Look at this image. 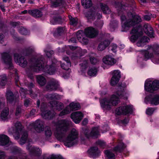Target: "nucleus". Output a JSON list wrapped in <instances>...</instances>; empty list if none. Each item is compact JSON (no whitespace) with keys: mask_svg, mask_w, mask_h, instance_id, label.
Here are the masks:
<instances>
[{"mask_svg":"<svg viewBox=\"0 0 159 159\" xmlns=\"http://www.w3.org/2000/svg\"><path fill=\"white\" fill-rule=\"evenodd\" d=\"M110 43V41L107 40H105L102 42L98 46V50L100 51L104 50L109 45Z\"/></svg>","mask_w":159,"mask_h":159,"instance_id":"nucleus-24","label":"nucleus"},{"mask_svg":"<svg viewBox=\"0 0 159 159\" xmlns=\"http://www.w3.org/2000/svg\"><path fill=\"white\" fill-rule=\"evenodd\" d=\"M45 135L47 137H50L52 135V133L49 127L47 128L45 130Z\"/></svg>","mask_w":159,"mask_h":159,"instance_id":"nucleus-46","label":"nucleus"},{"mask_svg":"<svg viewBox=\"0 0 159 159\" xmlns=\"http://www.w3.org/2000/svg\"><path fill=\"white\" fill-rule=\"evenodd\" d=\"M140 40L145 44V43L149 41V39L146 36H143L140 39Z\"/></svg>","mask_w":159,"mask_h":159,"instance_id":"nucleus-53","label":"nucleus"},{"mask_svg":"<svg viewBox=\"0 0 159 159\" xmlns=\"http://www.w3.org/2000/svg\"><path fill=\"white\" fill-rule=\"evenodd\" d=\"M98 127H94L92 129L91 132L89 134H85V135L88 138L90 137L94 138H97L99 135Z\"/></svg>","mask_w":159,"mask_h":159,"instance_id":"nucleus-22","label":"nucleus"},{"mask_svg":"<svg viewBox=\"0 0 159 159\" xmlns=\"http://www.w3.org/2000/svg\"><path fill=\"white\" fill-rule=\"evenodd\" d=\"M7 82V78L6 75H3L0 76V86L5 85Z\"/></svg>","mask_w":159,"mask_h":159,"instance_id":"nucleus-34","label":"nucleus"},{"mask_svg":"<svg viewBox=\"0 0 159 159\" xmlns=\"http://www.w3.org/2000/svg\"><path fill=\"white\" fill-rule=\"evenodd\" d=\"M2 59L4 63L10 69H12L13 66L11 62V56L8 53L4 52L2 54Z\"/></svg>","mask_w":159,"mask_h":159,"instance_id":"nucleus-9","label":"nucleus"},{"mask_svg":"<svg viewBox=\"0 0 159 159\" xmlns=\"http://www.w3.org/2000/svg\"><path fill=\"white\" fill-rule=\"evenodd\" d=\"M84 32L86 35L90 38H93L98 34L97 30L91 27L85 29Z\"/></svg>","mask_w":159,"mask_h":159,"instance_id":"nucleus-13","label":"nucleus"},{"mask_svg":"<svg viewBox=\"0 0 159 159\" xmlns=\"http://www.w3.org/2000/svg\"><path fill=\"white\" fill-rule=\"evenodd\" d=\"M81 3L86 8L90 7L92 5L91 0H81Z\"/></svg>","mask_w":159,"mask_h":159,"instance_id":"nucleus-31","label":"nucleus"},{"mask_svg":"<svg viewBox=\"0 0 159 159\" xmlns=\"http://www.w3.org/2000/svg\"><path fill=\"white\" fill-rule=\"evenodd\" d=\"M27 149L30 150L31 152H34L35 151L36 148H35L34 147H32V146H30V147L29 145L27 147Z\"/></svg>","mask_w":159,"mask_h":159,"instance_id":"nucleus-60","label":"nucleus"},{"mask_svg":"<svg viewBox=\"0 0 159 159\" xmlns=\"http://www.w3.org/2000/svg\"><path fill=\"white\" fill-rule=\"evenodd\" d=\"M131 19L134 21L131 24L132 25L134 23L135 25L137 23H138L141 22L142 21V20L140 17L138 16H132V18Z\"/></svg>","mask_w":159,"mask_h":159,"instance_id":"nucleus-35","label":"nucleus"},{"mask_svg":"<svg viewBox=\"0 0 159 159\" xmlns=\"http://www.w3.org/2000/svg\"><path fill=\"white\" fill-rule=\"evenodd\" d=\"M154 110L152 108H148L147 110L146 113L148 115H151L153 113Z\"/></svg>","mask_w":159,"mask_h":159,"instance_id":"nucleus-50","label":"nucleus"},{"mask_svg":"<svg viewBox=\"0 0 159 159\" xmlns=\"http://www.w3.org/2000/svg\"><path fill=\"white\" fill-rule=\"evenodd\" d=\"M31 126H34L36 130L39 133L43 131L44 123L40 120H37L35 122L31 123Z\"/></svg>","mask_w":159,"mask_h":159,"instance_id":"nucleus-11","label":"nucleus"},{"mask_svg":"<svg viewBox=\"0 0 159 159\" xmlns=\"http://www.w3.org/2000/svg\"><path fill=\"white\" fill-rule=\"evenodd\" d=\"M97 72V68L94 67H92L89 69L88 71V74L90 76H95Z\"/></svg>","mask_w":159,"mask_h":159,"instance_id":"nucleus-33","label":"nucleus"},{"mask_svg":"<svg viewBox=\"0 0 159 159\" xmlns=\"http://www.w3.org/2000/svg\"><path fill=\"white\" fill-rule=\"evenodd\" d=\"M61 20V18L60 17H55L52 20H51V22L53 24H54L57 23L58 21H60Z\"/></svg>","mask_w":159,"mask_h":159,"instance_id":"nucleus-51","label":"nucleus"},{"mask_svg":"<svg viewBox=\"0 0 159 159\" xmlns=\"http://www.w3.org/2000/svg\"><path fill=\"white\" fill-rule=\"evenodd\" d=\"M84 117V115L80 111H76L72 113L70 117L74 122L78 124L80 122Z\"/></svg>","mask_w":159,"mask_h":159,"instance_id":"nucleus-10","label":"nucleus"},{"mask_svg":"<svg viewBox=\"0 0 159 159\" xmlns=\"http://www.w3.org/2000/svg\"><path fill=\"white\" fill-rule=\"evenodd\" d=\"M145 45V44L140 39L139 41L137 43V45L138 47H143Z\"/></svg>","mask_w":159,"mask_h":159,"instance_id":"nucleus-55","label":"nucleus"},{"mask_svg":"<svg viewBox=\"0 0 159 159\" xmlns=\"http://www.w3.org/2000/svg\"><path fill=\"white\" fill-rule=\"evenodd\" d=\"M97 144L101 146H103L105 144V143L101 140H98L97 142Z\"/></svg>","mask_w":159,"mask_h":159,"instance_id":"nucleus-59","label":"nucleus"},{"mask_svg":"<svg viewBox=\"0 0 159 159\" xmlns=\"http://www.w3.org/2000/svg\"><path fill=\"white\" fill-rule=\"evenodd\" d=\"M71 66V64L70 62L66 63L61 64V68L66 70H68L69 69L70 67Z\"/></svg>","mask_w":159,"mask_h":159,"instance_id":"nucleus-41","label":"nucleus"},{"mask_svg":"<svg viewBox=\"0 0 159 159\" xmlns=\"http://www.w3.org/2000/svg\"><path fill=\"white\" fill-rule=\"evenodd\" d=\"M105 154L108 158L110 159H113L114 158L115 155L111 152L108 150H107L105 151Z\"/></svg>","mask_w":159,"mask_h":159,"instance_id":"nucleus-43","label":"nucleus"},{"mask_svg":"<svg viewBox=\"0 0 159 159\" xmlns=\"http://www.w3.org/2000/svg\"><path fill=\"white\" fill-rule=\"evenodd\" d=\"M9 109L8 108H6L3 110L1 113V119L3 120H5L7 119V116L9 114Z\"/></svg>","mask_w":159,"mask_h":159,"instance_id":"nucleus-29","label":"nucleus"},{"mask_svg":"<svg viewBox=\"0 0 159 159\" xmlns=\"http://www.w3.org/2000/svg\"><path fill=\"white\" fill-rule=\"evenodd\" d=\"M31 99L30 98H26L24 100V105L25 107H27L31 104Z\"/></svg>","mask_w":159,"mask_h":159,"instance_id":"nucleus-48","label":"nucleus"},{"mask_svg":"<svg viewBox=\"0 0 159 159\" xmlns=\"http://www.w3.org/2000/svg\"><path fill=\"white\" fill-rule=\"evenodd\" d=\"M9 142L8 137L5 135L0 136V145H5Z\"/></svg>","mask_w":159,"mask_h":159,"instance_id":"nucleus-25","label":"nucleus"},{"mask_svg":"<svg viewBox=\"0 0 159 159\" xmlns=\"http://www.w3.org/2000/svg\"><path fill=\"white\" fill-rule=\"evenodd\" d=\"M70 24L74 26L76 25L78 23V19L77 18H72L71 16H69Z\"/></svg>","mask_w":159,"mask_h":159,"instance_id":"nucleus-42","label":"nucleus"},{"mask_svg":"<svg viewBox=\"0 0 159 159\" xmlns=\"http://www.w3.org/2000/svg\"><path fill=\"white\" fill-rule=\"evenodd\" d=\"M57 33L58 34H60L64 32V30L62 27L58 28L57 30Z\"/></svg>","mask_w":159,"mask_h":159,"instance_id":"nucleus-58","label":"nucleus"},{"mask_svg":"<svg viewBox=\"0 0 159 159\" xmlns=\"http://www.w3.org/2000/svg\"><path fill=\"white\" fill-rule=\"evenodd\" d=\"M151 104L157 105L159 104V95H154L150 101Z\"/></svg>","mask_w":159,"mask_h":159,"instance_id":"nucleus-32","label":"nucleus"},{"mask_svg":"<svg viewBox=\"0 0 159 159\" xmlns=\"http://www.w3.org/2000/svg\"><path fill=\"white\" fill-rule=\"evenodd\" d=\"M80 42L83 44H87L88 43V40L87 38H85L84 37H83L82 40L80 41Z\"/></svg>","mask_w":159,"mask_h":159,"instance_id":"nucleus-56","label":"nucleus"},{"mask_svg":"<svg viewBox=\"0 0 159 159\" xmlns=\"http://www.w3.org/2000/svg\"><path fill=\"white\" fill-rule=\"evenodd\" d=\"M130 33L133 35L130 37V40L134 43L142 35L143 32L141 28H135L132 30Z\"/></svg>","mask_w":159,"mask_h":159,"instance_id":"nucleus-7","label":"nucleus"},{"mask_svg":"<svg viewBox=\"0 0 159 159\" xmlns=\"http://www.w3.org/2000/svg\"><path fill=\"white\" fill-rule=\"evenodd\" d=\"M70 123V121L65 120L58 122L54 133L57 138L60 139L63 136L64 134L68 129Z\"/></svg>","mask_w":159,"mask_h":159,"instance_id":"nucleus-2","label":"nucleus"},{"mask_svg":"<svg viewBox=\"0 0 159 159\" xmlns=\"http://www.w3.org/2000/svg\"><path fill=\"white\" fill-rule=\"evenodd\" d=\"M85 16L88 19H92L93 20L95 18L96 16H97V18L99 19H100L102 17L101 14L96 13L95 9L87 12L85 14Z\"/></svg>","mask_w":159,"mask_h":159,"instance_id":"nucleus-14","label":"nucleus"},{"mask_svg":"<svg viewBox=\"0 0 159 159\" xmlns=\"http://www.w3.org/2000/svg\"><path fill=\"white\" fill-rule=\"evenodd\" d=\"M5 157V154L2 151H0V159H3Z\"/></svg>","mask_w":159,"mask_h":159,"instance_id":"nucleus-57","label":"nucleus"},{"mask_svg":"<svg viewBox=\"0 0 159 159\" xmlns=\"http://www.w3.org/2000/svg\"><path fill=\"white\" fill-rule=\"evenodd\" d=\"M18 55L17 54H15L14 55V60L15 62L18 63V64L21 67H25L27 64L26 61L25 59L23 57H21L18 59Z\"/></svg>","mask_w":159,"mask_h":159,"instance_id":"nucleus-17","label":"nucleus"},{"mask_svg":"<svg viewBox=\"0 0 159 159\" xmlns=\"http://www.w3.org/2000/svg\"><path fill=\"white\" fill-rule=\"evenodd\" d=\"M116 93L118 96L121 98L125 99H127L128 93L125 90V88L121 86L118 87Z\"/></svg>","mask_w":159,"mask_h":159,"instance_id":"nucleus-15","label":"nucleus"},{"mask_svg":"<svg viewBox=\"0 0 159 159\" xmlns=\"http://www.w3.org/2000/svg\"><path fill=\"white\" fill-rule=\"evenodd\" d=\"M55 97L54 95L53 94H49L47 98L49 100H52L54 99Z\"/></svg>","mask_w":159,"mask_h":159,"instance_id":"nucleus-62","label":"nucleus"},{"mask_svg":"<svg viewBox=\"0 0 159 159\" xmlns=\"http://www.w3.org/2000/svg\"><path fill=\"white\" fill-rule=\"evenodd\" d=\"M88 152L89 154L93 156L98 155L100 153L98 148L96 147L91 148L90 149L88 150Z\"/></svg>","mask_w":159,"mask_h":159,"instance_id":"nucleus-27","label":"nucleus"},{"mask_svg":"<svg viewBox=\"0 0 159 159\" xmlns=\"http://www.w3.org/2000/svg\"><path fill=\"white\" fill-rule=\"evenodd\" d=\"M159 88V81L154 80L153 82L149 81L145 84V89L147 91L152 93Z\"/></svg>","mask_w":159,"mask_h":159,"instance_id":"nucleus-6","label":"nucleus"},{"mask_svg":"<svg viewBox=\"0 0 159 159\" xmlns=\"http://www.w3.org/2000/svg\"><path fill=\"white\" fill-rule=\"evenodd\" d=\"M19 32L21 34L23 35H26L27 33V30L23 27H21L20 29Z\"/></svg>","mask_w":159,"mask_h":159,"instance_id":"nucleus-49","label":"nucleus"},{"mask_svg":"<svg viewBox=\"0 0 159 159\" xmlns=\"http://www.w3.org/2000/svg\"><path fill=\"white\" fill-rule=\"evenodd\" d=\"M29 13L35 17H39L42 16V13L37 9L30 10L28 11Z\"/></svg>","mask_w":159,"mask_h":159,"instance_id":"nucleus-23","label":"nucleus"},{"mask_svg":"<svg viewBox=\"0 0 159 159\" xmlns=\"http://www.w3.org/2000/svg\"><path fill=\"white\" fill-rule=\"evenodd\" d=\"M126 147L125 145L123 143H121L117 146L115 148L114 150L116 151L120 152Z\"/></svg>","mask_w":159,"mask_h":159,"instance_id":"nucleus-38","label":"nucleus"},{"mask_svg":"<svg viewBox=\"0 0 159 159\" xmlns=\"http://www.w3.org/2000/svg\"><path fill=\"white\" fill-rule=\"evenodd\" d=\"M68 106L69 107L71 111L78 110L80 108V105L78 103H75L74 102H72L70 103Z\"/></svg>","mask_w":159,"mask_h":159,"instance_id":"nucleus-26","label":"nucleus"},{"mask_svg":"<svg viewBox=\"0 0 159 159\" xmlns=\"http://www.w3.org/2000/svg\"><path fill=\"white\" fill-rule=\"evenodd\" d=\"M41 111H42L41 115L45 119H50L55 115L54 113H52L50 111L48 110L44 111L41 105Z\"/></svg>","mask_w":159,"mask_h":159,"instance_id":"nucleus-20","label":"nucleus"},{"mask_svg":"<svg viewBox=\"0 0 159 159\" xmlns=\"http://www.w3.org/2000/svg\"><path fill=\"white\" fill-rule=\"evenodd\" d=\"M37 80L38 83L41 86L44 85L46 82L45 78L40 75H39L37 77Z\"/></svg>","mask_w":159,"mask_h":159,"instance_id":"nucleus-30","label":"nucleus"},{"mask_svg":"<svg viewBox=\"0 0 159 159\" xmlns=\"http://www.w3.org/2000/svg\"><path fill=\"white\" fill-rule=\"evenodd\" d=\"M78 134L77 130L75 129H72L64 141L65 145L68 147H70L75 144L76 143L75 140L78 138Z\"/></svg>","mask_w":159,"mask_h":159,"instance_id":"nucleus-4","label":"nucleus"},{"mask_svg":"<svg viewBox=\"0 0 159 159\" xmlns=\"http://www.w3.org/2000/svg\"><path fill=\"white\" fill-rule=\"evenodd\" d=\"M119 98L115 95H113L110 100L106 99L102 100L101 102L102 107L109 110L111 108V105L116 106L120 102Z\"/></svg>","mask_w":159,"mask_h":159,"instance_id":"nucleus-3","label":"nucleus"},{"mask_svg":"<svg viewBox=\"0 0 159 159\" xmlns=\"http://www.w3.org/2000/svg\"><path fill=\"white\" fill-rule=\"evenodd\" d=\"M15 129L11 128L9 129V132L10 134H13L16 139H18L20 137V134H22L19 143L20 144L22 145L26 141L28 136V134L27 132L23 130V127L20 122H17L15 124Z\"/></svg>","mask_w":159,"mask_h":159,"instance_id":"nucleus-1","label":"nucleus"},{"mask_svg":"<svg viewBox=\"0 0 159 159\" xmlns=\"http://www.w3.org/2000/svg\"><path fill=\"white\" fill-rule=\"evenodd\" d=\"M134 21L132 20L131 19L128 20L126 21L124 23L125 25V26L128 27H130L134 25L135 24L134 23L133 25L131 24L132 22Z\"/></svg>","mask_w":159,"mask_h":159,"instance_id":"nucleus-45","label":"nucleus"},{"mask_svg":"<svg viewBox=\"0 0 159 159\" xmlns=\"http://www.w3.org/2000/svg\"><path fill=\"white\" fill-rule=\"evenodd\" d=\"M21 112V109L19 108H17L16 109V116H19Z\"/></svg>","mask_w":159,"mask_h":159,"instance_id":"nucleus-63","label":"nucleus"},{"mask_svg":"<svg viewBox=\"0 0 159 159\" xmlns=\"http://www.w3.org/2000/svg\"><path fill=\"white\" fill-rule=\"evenodd\" d=\"M64 2V0H55L51 2L52 7H57L63 5Z\"/></svg>","mask_w":159,"mask_h":159,"instance_id":"nucleus-28","label":"nucleus"},{"mask_svg":"<svg viewBox=\"0 0 159 159\" xmlns=\"http://www.w3.org/2000/svg\"><path fill=\"white\" fill-rule=\"evenodd\" d=\"M84 34L82 30H79L76 34V37L78 39L80 42L82 40L83 37H84Z\"/></svg>","mask_w":159,"mask_h":159,"instance_id":"nucleus-39","label":"nucleus"},{"mask_svg":"<svg viewBox=\"0 0 159 159\" xmlns=\"http://www.w3.org/2000/svg\"><path fill=\"white\" fill-rule=\"evenodd\" d=\"M156 17V15L152 16L151 14L149 15H146L144 16V19L145 20L147 21H149L150 20L151 17L155 18Z\"/></svg>","mask_w":159,"mask_h":159,"instance_id":"nucleus-47","label":"nucleus"},{"mask_svg":"<svg viewBox=\"0 0 159 159\" xmlns=\"http://www.w3.org/2000/svg\"><path fill=\"white\" fill-rule=\"evenodd\" d=\"M90 61L91 63L93 65L95 64L98 62V61L94 57L90 58Z\"/></svg>","mask_w":159,"mask_h":159,"instance_id":"nucleus-52","label":"nucleus"},{"mask_svg":"<svg viewBox=\"0 0 159 159\" xmlns=\"http://www.w3.org/2000/svg\"><path fill=\"white\" fill-rule=\"evenodd\" d=\"M132 107L129 106H123L117 108L116 113L118 115H126L132 111Z\"/></svg>","mask_w":159,"mask_h":159,"instance_id":"nucleus-8","label":"nucleus"},{"mask_svg":"<svg viewBox=\"0 0 159 159\" xmlns=\"http://www.w3.org/2000/svg\"><path fill=\"white\" fill-rule=\"evenodd\" d=\"M120 75V72L118 70H114L113 76L111 80L110 84L112 86H114L116 85L118 82Z\"/></svg>","mask_w":159,"mask_h":159,"instance_id":"nucleus-12","label":"nucleus"},{"mask_svg":"<svg viewBox=\"0 0 159 159\" xmlns=\"http://www.w3.org/2000/svg\"><path fill=\"white\" fill-rule=\"evenodd\" d=\"M53 53V52L52 51H51L49 52H46V55L48 57H50Z\"/></svg>","mask_w":159,"mask_h":159,"instance_id":"nucleus-61","label":"nucleus"},{"mask_svg":"<svg viewBox=\"0 0 159 159\" xmlns=\"http://www.w3.org/2000/svg\"><path fill=\"white\" fill-rule=\"evenodd\" d=\"M102 61L104 63L110 66L114 65L116 62V59L109 55H106L102 59Z\"/></svg>","mask_w":159,"mask_h":159,"instance_id":"nucleus-16","label":"nucleus"},{"mask_svg":"<svg viewBox=\"0 0 159 159\" xmlns=\"http://www.w3.org/2000/svg\"><path fill=\"white\" fill-rule=\"evenodd\" d=\"M58 86V82L54 79H52L49 82L46 86V88L48 90L52 91L56 90Z\"/></svg>","mask_w":159,"mask_h":159,"instance_id":"nucleus-18","label":"nucleus"},{"mask_svg":"<svg viewBox=\"0 0 159 159\" xmlns=\"http://www.w3.org/2000/svg\"><path fill=\"white\" fill-rule=\"evenodd\" d=\"M11 25L13 27H15L20 25V23L19 22H12L11 23Z\"/></svg>","mask_w":159,"mask_h":159,"instance_id":"nucleus-54","label":"nucleus"},{"mask_svg":"<svg viewBox=\"0 0 159 159\" xmlns=\"http://www.w3.org/2000/svg\"><path fill=\"white\" fill-rule=\"evenodd\" d=\"M69 48L70 49L72 50H74L75 49H77L79 50V54L80 55H83L82 53V49L78 47H74L72 46H70Z\"/></svg>","mask_w":159,"mask_h":159,"instance_id":"nucleus-44","label":"nucleus"},{"mask_svg":"<svg viewBox=\"0 0 159 159\" xmlns=\"http://www.w3.org/2000/svg\"><path fill=\"white\" fill-rule=\"evenodd\" d=\"M47 66L43 62V59H37L34 64L30 67L31 69L34 71L38 72L46 70Z\"/></svg>","mask_w":159,"mask_h":159,"instance_id":"nucleus-5","label":"nucleus"},{"mask_svg":"<svg viewBox=\"0 0 159 159\" xmlns=\"http://www.w3.org/2000/svg\"><path fill=\"white\" fill-rule=\"evenodd\" d=\"M144 30L145 33L151 38L154 37V31L151 26L148 24L144 25Z\"/></svg>","mask_w":159,"mask_h":159,"instance_id":"nucleus-19","label":"nucleus"},{"mask_svg":"<svg viewBox=\"0 0 159 159\" xmlns=\"http://www.w3.org/2000/svg\"><path fill=\"white\" fill-rule=\"evenodd\" d=\"M50 104L52 106L54 109L57 110L58 111L62 110L64 107L63 103L56 101L50 102Z\"/></svg>","mask_w":159,"mask_h":159,"instance_id":"nucleus-21","label":"nucleus"},{"mask_svg":"<svg viewBox=\"0 0 159 159\" xmlns=\"http://www.w3.org/2000/svg\"><path fill=\"white\" fill-rule=\"evenodd\" d=\"M6 96L7 100L8 102H11L13 100V95L11 91H7L6 93Z\"/></svg>","mask_w":159,"mask_h":159,"instance_id":"nucleus-36","label":"nucleus"},{"mask_svg":"<svg viewBox=\"0 0 159 159\" xmlns=\"http://www.w3.org/2000/svg\"><path fill=\"white\" fill-rule=\"evenodd\" d=\"M26 92V90L25 89H24L23 88H21L20 90V92L21 94H25Z\"/></svg>","mask_w":159,"mask_h":159,"instance_id":"nucleus-64","label":"nucleus"},{"mask_svg":"<svg viewBox=\"0 0 159 159\" xmlns=\"http://www.w3.org/2000/svg\"><path fill=\"white\" fill-rule=\"evenodd\" d=\"M101 9L104 13L109 14L110 12V10L109 9L108 6L106 5H102Z\"/></svg>","mask_w":159,"mask_h":159,"instance_id":"nucleus-40","label":"nucleus"},{"mask_svg":"<svg viewBox=\"0 0 159 159\" xmlns=\"http://www.w3.org/2000/svg\"><path fill=\"white\" fill-rule=\"evenodd\" d=\"M71 111V110L69 108V107L67 106L60 113L59 116H61L70 113Z\"/></svg>","mask_w":159,"mask_h":159,"instance_id":"nucleus-37","label":"nucleus"}]
</instances>
